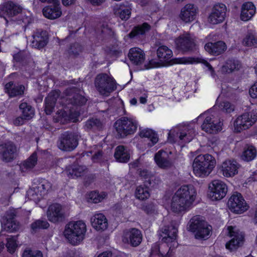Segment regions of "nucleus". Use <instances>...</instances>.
<instances>
[{"instance_id":"61","label":"nucleus","mask_w":257,"mask_h":257,"mask_svg":"<svg viewBox=\"0 0 257 257\" xmlns=\"http://www.w3.org/2000/svg\"><path fill=\"white\" fill-rule=\"evenodd\" d=\"M102 33H103L104 34H107L109 35H111L113 34V32L112 31V30L110 29L107 28H104L102 30Z\"/></svg>"},{"instance_id":"15","label":"nucleus","mask_w":257,"mask_h":257,"mask_svg":"<svg viewBox=\"0 0 257 257\" xmlns=\"http://www.w3.org/2000/svg\"><path fill=\"white\" fill-rule=\"evenodd\" d=\"M6 11L8 15L12 17L13 16L16 15L19 13H21L22 17V21L25 24H28L31 22V13L29 11L26 10H23L22 8L17 5H15L12 3H9L7 4L6 8Z\"/></svg>"},{"instance_id":"3","label":"nucleus","mask_w":257,"mask_h":257,"mask_svg":"<svg viewBox=\"0 0 257 257\" xmlns=\"http://www.w3.org/2000/svg\"><path fill=\"white\" fill-rule=\"evenodd\" d=\"M86 230V225L83 221H71L66 225L63 235L70 243L78 245L84 239Z\"/></svg>"},{"instance_id":"60","label":"nucleus","mask_w":257,"mask_h":257,"mask_svg":"<svg viewBox=\"0 0 257 257\" xmlns=\"http://www.w3.org/2000/svg\"><path fill=\"white\" fill-rule=\"evenodd\" d=\"M97 257H111V254L108 252H103L99 254Z\"/></svg>"},{"instance_id":"64","label":"nucleus","mask_w":257,"mask_h":257,"mask_svg":"<svg viewBox=\"0 0 257 257\" xmlns=\"http://www.w3.org/2000/svg\"><path fill=\"white\" fill-rule=\"evenodd\" d=\"M101 154L100 152H98L97 154H95L93 157V160L95 161L96 159H97L99 156H101Z\"/></svg>"},{"instance_id":"8","label":"nucleus","mask_w":257,"mask_h":257,"mask_svg":"<svg viewBox=\"0 0 257 257\" xmlns=\"http://www.w3.org/2000/svg\"><path fill=\"white\" fill-rule=\"evenodd\" d=\"M114 127L117 133L121 137H125L136 132L137 123L135 120L123 117L115 122Z\"/></svg>"},{"instance_id":"22","label":"nucleus","mask_w":257,"mask_h":257,"mask_svg":"<svg viewBox=\"0 0 257 257\" xmlns=\"http://www.w3.org/2000/svg\"><path fill=\"white\" fill-rule=\"evenodd\" d=\"M238 164L235 161L227 160L221 166V171L224 176L233 177L238 172Z\"/></svg>"},{"instance_id":"10","label":"nucleus","mask_w":257,"mask_h":257,"mask_svg":"<svg viewBox=\"0 0 257 257\" xmlns=\"http://www.w3.org/2000/svg\"><path fill=\"white\" fill-rule=\"evenodd\" d=\"M227 230L228 234L232 238L226 243L225 246L227 249L232 251L242 245L244 241V235L242 232L232 226H228Z\"/></svg>"},{"instance_id":"13","label":"nucleus","mask_w":257,"mask_h":257,"mask_svg":"<svg viewBox=\"0 0 257 257\" xmlns=\"http://www.w3.org/2000/svg\"><path fill=\"white\" fill-rule=\"evenodd\" d=\"M121 240L125 243L136 246L141 243L142 240V234L139 229L131 228L123 232Z\"/></svg>"},{"instance_id":"47","label":"nucleus","mask_w":257,"mask_h":257,"mask_svg":"<svg viewBox=\"0 0 257 257\" xmlns=\"http://www.w3.org/2000/svg\"><path fill=\"white\" fill-rule=\"evenodd\" d=\"M219 108L226 113H231L234 110V106L228 101H223L219 103Z\"/></svg>"},{"instance_id":"38","label":"nucleus","mask_w":257,"mask_h":257,"mask_svg":"<svg viewBox=\"0 0 257 257\" xmlns=\"http://www.w3.org/2000/svg\"><path fill=\"white\" fill-rule=\"evenodd\" d=\"M21 111L22 116L26 120L32 118L35 114L34 110L27 103H22L19 106Z\"/></svg>"},{"instance_id":"45","label":"nucleus","mask_w":257,"mask_h":257,"mask_svg":"<svg viewBox=\"0 0 257 257\" xmlns=\"http://www.w3.org/2000/svg\"><path fill=\"white\" fill-rule=\"evenodd\" d=\"M37 157L35 154H33L25 162L22 166V169L23 170L24 169H31L35 166L37 163Z\"/></svg>"},{"instance_id":"9","label":"nucleus","mask_w":257,"mask_h":257,"mask_svg":"<svg viewBox=\"0 0 257 257\" xmlns=\"http://www.w3.org/2000/svg\"><path fill=\"white\" fill-rule=\"evenodd\" d=\"M208 195L212 200H220L224 198L227 192L226 185L222 181L215 180L209 186Z\"/></svg>"},{"instance_id":"24","label":"nucleus","mask_w":257,"mask_h":257,"mask_svg":"<svg viewBox=\"0 0 257 257\" xmlns=\"http://www.w3.org/2000/svg\"><path fill=\"white\" fill-rule=\"evenodd\" d=\"M177 62L178 63H183L185 64H196V63H202L204 65H205L207 68L208 70L210 72L211 75L213 77H215L216 74L214 69L212 67V66L206 60L199 58L198 57H182L179 59L177 60Z\"/></svg>"},{"instance_id":"49","label":"nucleus","mask_w":257,"mask_h":257,"mask_svg":"<svg viewBox=\"0 0 257 257\" xmlns=\"http://www.w3.org/2000/svg\"><path fill=\"white\" fill-rule=\"evenodd\" d=\"M23 257H43V254L39 250L26 249L23 252Z\"/></svg>"},{"instance_id":"46","label":"nucleus","mask_w":257,"mask_h":257,"mask_svg":"<svg viewBox=\"0 0 257 257\" xmlns=\"http://www.w3.org/2000/svg\"><path fill=\"white\" fill-rule=\"evenodd\" d=\"M55 102V98L52 97L51 95H49L45 100V111L48 114H50L52 111Z\"/></svg>"},{"instance_id":"23","label":"nucleus","mask_w":257,"mask_h":257,"mask_svg":"<svg viewBox=\"0 0 257 257\" xmlns=\"http://www.w3.org/2000/svg\"><path fill=\"white\" fill-rule=\"evenodd\" d=\"M205 50L209 54L215 56L223 53L226 49L225 43L223 41L208 43L204 46Z\"/></svg>"},{"instance_id":"50","label":"nucleus","mask_w":257,"mask_h":257,"mask_svg":"<svg viewBox=\"0 0 257 257\" xmlns=\"http://www.w3.org/2000/svg\"><path fill=\"white\" fill-rule=\"evenodd\" d=\"M49 224L46 221L37 220L32 224V227L33 229L37 228H47Z\"/></svg>"},{"instance_id":"54","label":"nucleus","mask_w":257,"mask_h":257,"mask_svg":"<svg viewBox=\"0 0 257 257\" xmlns=\"http://www.w3.org/2000/svg\"><path fill=\"white\" fill-rule=\"evenodd\" d=\"M154 161L159 168L161 167V151H158L155 155Z\"/></svg>"},{"instance_id":"40","label":"nucleus","mask_w":257,"mask_h":257,"mask_svg":"<svg viewBox=\"0 0 257 257\" xmlns=\"http://www.w3.org/2000/svg\"><path fill=\"white\" fill-rule=\"evenodd\" d=\"M106 197L107 194L104 192L98 193L96 191H93L90 192L87 195V200L89 202L97 203L102 201Z\"/></svg>"},{"instance_id":"30","label":"nucleus","mask_w":257,"mask_h":257,"mask_svg":"<svg viewBox=\"0 0 257 257\" xmlns=\"http://www.w3.org/2000/svg\"><path fill=\"white\" fill-rule=\"evenodd\" d=\"M128 57L133 63L136 64L142 63L145 59L143 51L138 48H132L130 50Z\"/></svg>"},{"instance_id":"6","label":"nucleus","mask_w":257,"mask_h":257,"mask_svg":"<svg viewBox=\"0 0 257 257\" xmlns=\"http://www.w3.org/2000/svg\"><path fill=\"white\" fill-rule=\"evenodd\" d=\"M95 86L99 92L105 96H108L116 88V83L113 78L104 74L97 76Z\"/></svg>"},{"instance_id":"39","label":"nucleus","mask_w":257,"mask_h":257,"mask_svg":"<svg viewBox=\"0 0 257 257\" xmlns=\"http://www.w3.org/2000/svg\"><path fill=\"white\" fill-rule=\"evenodd\" d=\"M140 135L142 138H146L150 139L151 144L150 145L151 146L154 145L158 141V137L156 133L152 130L146 128L142 130L140 133Z\"/></svg>"},{"instance_id":"42","label":"nucleus","mask_w":257,"mask_h":257,"mask_svg":"<svg viewBox=\"0 0 257 257\" xmlns=\"http://www.w3.org/2000/svg\"><path fill=\"white\" fill-rule=\"evenodd\" d=\"M84 171L83 167L82 166H74L67 169L65 173L71 177L80 176Z\"/></svg>"},{"instance_id":"18","label":"nucleus","mask_w":257,"mask_h":257,"mask_svg":"<svg viewBox=\"0 0 257 257\" xmlns=\"http://www.w3.org/2000/svg\"><path fill=\"white\" fill-rule=\"evenodd\" d=\"M90 223L92 227L97 231H104L108 226L105 216L102 213L95 212L90 217Z\"/></svg>"},{"instance_id":"41","label":"nucleus","mask_w":257,"mask_h":257,"mask_svg":"<svg viewBox=\"0 0 257 257\" xmlns=\"http://www.w3.org/2000/svg\"><path fill=\"white\" fill-rule=\"evenodd\" d=\"M6 247L8 251L11 253H14L18 246V242L17 236H8L7 238Z\"/></svg>"},{"instance_id":"29","label":"nucleus","mask_w":257,"mask_h":257,"mask_svg":"<svg viewBox=\"0 0 257 257\" xmlns=\"http://www.w3.org/2000/svg\"><path fill=\"white\" fill-rule=\"evenodd\" d=\"M47 39L46 32H38L33 36V40L32 42V46L38 49L42 48L46 45Z\"/></svg>"},{"instance_id":"33","label":"nucleus","mask_w":257,"mask_h":257,"mask_svg":"<svg viewBox=\"0 0 257 257\" xmlns=\"http://www.w3.org/2000/svg\"><path fill=\"white\" fill-rule=\"evenodd\" d=\"M16 150L15 147L12 145H0V154L6 161H9L14 157V153Z\"/></svg>"},{"instance_id":"16","label":"nucleus","mask_w":257,"mask_h":257,"mask_svg":"<svg viewBox=\"0 0 257 257\" xmlns=\"http://www.w3.org/2000/svg\"><path fill=\"white\" fill-rule=\"evenodd\" d=\"M221 124L213 115H210L206 116L201 128L206 133L214 134L221 130Z\"/></svg>"},{"instance_id":"56","label":"nucleus","mask_w":257,"mask_h":257,"mask_svg":"<svg viewBox=\"0 0 257 257\" xmlns=\"http://www.w3.org/2000/svg\"><path fill=\"white\" fill-rule=\"evenodd\" d=\"M86 101V99L82 95H79L76 98V103L82 104Z\"/></svg>"},{"instance_id":"44","label":"nucleus","mask_w":257,"mask_h":257,"mask_svg":"<svg viewBox=\"0 0 257 257\" xmlns=\"http://www.w3.org/2000/svg\"><path fill=\"white\" fill-rule=\"evenodd\" d=\"M149 29V26L144 23L142 26L136 27L130 34V36L131 37H133L138 35H142L147 32Z\"/></svg>"},{"instance_id":"57","label":"nucleus","mask_w":257,"mask_h":257,"mask_svg":"<svg viewBox=\"0 0 257 257\" xmlns=\"http://www.w3.org/2000/svg\"><path fill=\"white\" fill-rule=\"evenodd\" d=\"M147 94L146 92H144L143 94L139 98V101L142 104H145L147 101Z\"/></svg>"},{"instance_id":"26","label":"nucleus","mask_w":257,"mask_h":257,"mask_svg":"<svg viewBox=\"0 0 257 257\" xmlns=\"http://www.w3.org/2000/svg\"><path fill=\"white\" fill-rule=\"evenodd\" d=\"M114 14L121 20L126 21L128 20L131 16V6L128 4L125 5L124 4L117 5L114 8Z\"/></svg>"},{"instance_id":"27","label":"nucleus","mask_w":257,"mask_h":257,"mask_svg":"<svg viewBox=\"0 0 257 257\" xmlns=\"http://www.w3.org/2000/svg\"><path fill=\"white\" fill-rule=\"evenodd\" d=\"M255 13V7L251 2H246L242 5L240 19L242 21L249 20Z\"/></svg>"},{"instance_id":"35","label":"nucleus","mask_w":257,"mask_h":257,"mask_svg":"<svg viewBox=\"0 0 257 257\" xmlns=\"http://www.w3.org/2000/svg\"><path fill=\"white\" fill-rule=\"evenodd\" d=\"M114 157L118 162L124 163L129 160L130 155L123 146H118L116 149Z\"/></svg>"},{"instance_id":"55","label":"nucleus","mask_w":257,"mask_h":257,"mask_svg":"<svg viewBox=\"0 0 257 257\" xmlns=\"http://www.w3.org/2000/svg\"><path fill=\"white\" fill-rule=\"evenodd\" d=\"M26 120L23 116L18 117L14 120V124L17 125L23 124Z\"/></svg>"},{"instance_id":"11","label":"nucleus","mask_w":257,"mask_h":257,"mask_svg":"<svg viewBox=\"0 0 257 257\" xmlns=\"http://www.w3.org/2000/svg\"><path fill=\"white\" fill-rule=\"evenodd\" d=\"M227 205L232 212L237 214L241 213L247 209V206L242 195L237 192L230 197Z\"/></svg>"},{"instance_id":"2","label":"nucleus","mask_w":257,"mask_h":257,"mask_svg":"<svg viewBox=\"0 0 257 257\" xmlns=\"http://www.w3.org/2000/svg\"><path fill=\"white\" fill-rule=\"evenodd\" d=\"M168 141L184 145L191 142L196 135L195 129L190 125L180 124L171 129L168 134Z\"/></svg>"},{"instance_id":"53","label":"nucleus","mask_w":257,"mask_h":257,"mask_svg":"<svg viewBox=\"0 0 257 257\" xmlns=\"http://www.w3.org/2000/svg\"><path fill=\"white\" fill-rule=\"evenodd\" d=\"M249 93L251 97L256 98L257 97V82L251 87Z\"/></svg>"},{"instance_id":"36","label":"nucleus","mask_w":257,"mask_h":257,"mask_svg":"<svg viewBox=\"0 0 257 257\" xmlns=\"http://www.w3.org/2000/svg\"><path fill=\"white\" fill-rule=\"evenodd\" d=\"M150 196L149 188L145 186L140 185L137 187L135 192V197L141 201H144L149 198Z\"/></svg>"},{"instance_id":"51","label":"nucleus","mask_w":257,"mask_h":257,"mask_svg":"<svg viewBox=\"0 0 257 257\" xmlns=\"http://www.w3.org/2000/svg\"><path fill=\"white\" fill-rule=\"evenodd\" d=\"M173 163L170 159L162 157V169H168L173 166Z\"/></svg>"},{"instance_id":"31","label":"nucleus","mask_w":257,"mask_h":257,"mask_svg":"<svg viewBox=\"0 0 257 257\" xmlns=\"http://www.w3.org/2000/svg\"><path fill=\"white\" fill-rule=\"evenodd\" d=\"M241 67V64L237 60L228 59L221 67V71L223 73H231L234 71H237Z\"/></svg>"},{"instance_id":"52","label":"nucleus","mask_w":257,"mask_h":257,"mask_svg":"<svg viewBox=\"0 0 257 257\" xmlns=\"http://www.w3.org/2000/svg\"><path fill=\"white\" fill-rule=\"evenodd\" d=\"M160 59L158 57L157 59H152L149 61V68H158L160 66Z\"/></svg>"},{"instance_id":"43","label":"nucleus","mask_w":257,"mask_h":257,"mask_svg":"<svg viewBox=\"0 0 257 257\" xmlns=\"http://www.w3.org/2000/svg\"><path fill=\"white\" fill-rule=\"evenodd\" d=\"M242 44L248 47L255 46L257 45V37L252 33H248L243 39Z\"/></svg>"},{"instance_id":"62","label":"nucleus","mask_w":257,"mask_h":257,"mask_svg":"<svg viewBox=\"0 0 257 257\" xmlns=\"http://www.w3.org/2000/svg\"><path fill=\"white\" fill-rule=\"evenodd\" d=\"M170 250H171V246L170 247L169 250L165 254V256H164L163 254L162 253V257H172L171 256L172 250L171 251H170Z\"/></svg>"},{"instance_id":"14","label":"nucleus","mask_w":257,"mask_h":257,"mask_svg":"<svg viewBox=\"0 0 257 257\" xmlns=\"http://www.w3.org/2000/svg\"><path fill=\"white\" fill-rule=\"evenodd\" d=\"M226 7L223 4H218L214 6L212 12L208 17V21L212 24L222 22L225 17Z\"/></svg>"},{"instance_id":"4","label":"nucleus","mask_w":257,"mask_h":257,"mask_svg":"<svg viewBox=\"0 0 257 257\" xmlns=\"http://www.w3.org/2000/svg\"><path fill=\"white\" fill-rule=\"evenodd\" d=\"M215 165V158L207 154L197 156L193 161L192 167L196 176L203 177L210 174Z\"/></svg>"},{"instance_id":"28","label":"nucleus","mask_w":257,"mask_h":257,"mask_svg":"<svg viewBox=\"0 0 257 257\" xmlns=\"http://www.w3.org/2000/svg\"><path fill=\"white\" fill-rule=\"evenodd\" d=\"M5 91L11 97L22 95L24 91L25 87L18 84H14L13 82L7 83L5 87Z\"/></svg>"},{"instance_id":"17","label":"nucleus","mask_w":257,"mask_h":257,"mask_svg":"<svg viewBox=\"0 0 257 257\" xmlns=\"http://www.w3.org/2000/svg\"><path fill=\"white\" fill-rule=\"evenodd\" d=\"M176 48L184 52L191 51L195 47L194 40L189 34L180 36L175 41Z\"/></svg>"},{"instance_id":"21","label":"nucleus","mask_w":257,"mask_h":257,"mask_svg":"<svg viewBox=\"0 0 257 257\" xmlns=\"http://www.w3.org/2000/svg\"><path fill=\"white\" fill-rule=\"evenodd\" d=\"M46 194V189L44 184H39L38 186H34L27 192L28 198L37 203Z\"/></svg>"},{"instance_id":"12","label":"nucleus","mask_w":257,"mask_h":257,"mask_svg":"<svg viewBox=\"0 0 257 257\" xmlns=\"http://www.w3.org/2000/svg\"><path fill=\"white\" fill-rule=\"evenodd\" d=\"M66 213L67 210L64 206L59 204H53L49 207L47 215L49 221L57 222L62 220Z\"/></svg>"},{"instance_id":"34","label":"nucleus","mask_w":257,"mask_h":257,"mask_svg":"<svg viewBox=\"0 0 257 257\" xmlns=\"http://www.w3.org/2000/svg\"><path fill=\"white\" fill-rule=\"evenodd\" d=\"M177 229L174 226L168 227V228H165L163 231V233L167 235V236H164L162 239V243H167L169 241L173 242L176 238Z\"/></svg>"},{"instance_id":"48","label":"nucleus","mask_w":257,"mask_h":257,"mask_svg":"<svg viewBox=\"0 0 257 257\" xmlns=\"http://www.w3.org/2000/svg\"><path fill=\"white\" fill-rule=\"evenodd\" d=\"M60 116L61 118L59 120L62 122H64L63 119L64 121L69 120L73 122H76L79 120L78 113H74V114L72 113L69 116H67L65 112L62 113Z\"/></svg>"},{"instance_id":"63","label":"nucleus","mask_w":257,"mask_h":257,"mask_svg":"<svg viewBox=\"0 0 257 257\" xmlns=\"http://www.w3.org/2000/svg\"><path fill=\"white\" fill-rule=\"evenodd\" d=\"M130 103L132 105H135L137 103V100L134 98L130 100Z\"/></svg>"},{"instance_id":"59","label":"nucleus","mask_w":257,"mask_h":257,"mask_svg":"<svg viewBox=\"0 0 257 257\" xmlns=\"http://www.w3.org/2000/svg\"><path fill=\"white\" fill-rule=\"evenodd\" d=\"M93 5H99L103 3L105 0H88Z\"/></svg>"},{"instance_id":"32","label":"nucleus","mask_w":257,"mask_h":257,"mask_svg":"<svg viewBox=\"0 0 257 257\" xmlns=\"http://www.w3.org/2000/svg\"><path fill=\"white\" fill-rule=\"evenodd\" d=\"M14 210L11 213L9 218H3L1 221L2 228L7 231L13 232L18 228V225L13 220Z\"/></svg>"},{"instance_id":"5","label":"nucleus","mask_w":257,"mask_h":257,"mask_svg":"<svg viewBox=\"0 0 257 257\" xmlns=\"http://www.w3.org/2000/svg\"><path fill=\"white\" fill-rule=\"evenodd\" d=\"M189 231L194 233L196 239H205L208 238L211 229L199 216H195L191 218L187 225Z\"/></svg>"},{"instance_id":"58","label":"nucleus","mask_w":257,"mask_h":257,"mask_svg":"<svg viewBox=\"0 0 257 257\" xmlns=\"http://www.w3.org/2000/svg\"><path fill=\"white\" fill-rule=\"evenodd\" d=\"M75 0H62V4L64 6H68L73 4Z\"/></svg>"},{"instance_id":"25","label":"nucleus","mask_w":257,"mask_h":257,"mask_svg":"<svg viewBox=\"0 0 257 257\" xmlns=\"http://www.w3.org/2000/svg\"><path fill=\"white\" fill-rule=\"evenodd\" d=\"M172 51L167 47L162 45V67L171 65L173 64H183L177 62V60L181 58L172 59Z\"/></svg>"},{"instance_id":"1","label":"nucleus","mask_w":257,"mask_h":257,"mask_svg":"<svg viewBox=\"0 0 257 257\" xmlns=\"http://www.w3.org/2000/svg\"><path fill=\"white\" fill-rule=\"evenodd\" d=\"M196 189L192 185L180 187L172 199L171 208L175 212H181L189 210L195 200Z\"/></svg>"},{"instance_id":"37","label":"nucleus","mask_w":257,"mask_h":257,"mask_svg":"<svg viewBox=\"0 0 257 257\" xmlns=\"http://www.w3.org/2000/svg\"><path fill=\"white\" fill-rule=\"evenodd\" d=\"M256 156V150L252 146H247L244 148L241 156L242 159L247 161L253 160Z\"/></svg>"},{"instance_id":"19","label":"nucleus","mask_w":257,"mask_h":257,"mask_svg":"<svg viewBox=\"0 0 257 257\" xmlns=\"http://www.w3.org/2000/svg\"><path fill=\"white\" fill-rule=\"evenodd\" d=\"M197 13V9L192 4H187L181 10L180 18L185 23H189L194 21Z\"/></svg>"},{"instance_id":"7","label":"nucleus","mask_w":257,"mask_h":257,"mask_svg":"<svg viewBox=\"0 0 257 257\" xmlns=\"http://www.w3.org/2000/svg\"><path fill=\"white\" fill-rule=\"evenodd\" d=\"M257 120V115L252 112H246L239 115L233 123L234 132L240 133L251 126Z\"/></svg>"},{"instance_id":"20","label":"nucleus","mask_w":257,"mask_h":257,"mask_svg":"<svg viewBox=\"0 0 257 257\" xmlns=\"http://www.w3.org/2000/svg\"><path fill=\"white\" fill-rule=\"evenodd\" d=\"M77 145V140L74 135L72 134H64L60 144L58 145V147L62 150L70 151L75 148Z\"/></svg>"}]
</instances>
